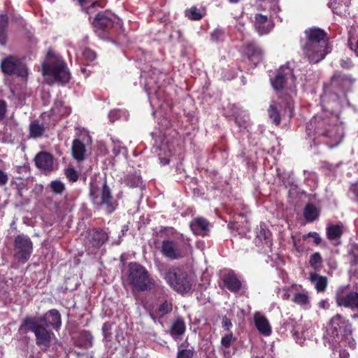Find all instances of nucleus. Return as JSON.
Listing matches in <instances>:
<instances>
[{
	"instance_id": "nucleus-1",
	"label": "nucleus",
	"mask_w": 358,
	"mask_h": 358,
	"mask_svg": "<svg viewBox=\"0 0 358 358\" xmlns=\"http://www.w3.org/2000/svg\"><path fill=\"white\" fill-rule=\"evenodd\" d=\"M306 42L303 50L310 62L317 63L322 60L327 53V43L325 33L320 29H309L305 32Z\"/></svg>"
},
{
	"instance_id": "nucleus-2",
	"label": "nucleus",
	"mask_w": 358,
	"mask_h": 358,
	"mask_svg": "<svg viewBox=\"0 0 358 358\" xmlns=\"http://www.w3.org/2000/svg\"><path fill=\"white\" fill-rule=\"evenodd\" d=\"M324 338L332 343H348L350 348H355L354 341L351 337L350 325L347 320L341 315L333 317L327 326Z\"/></svg>"
},
{
	"instance_id": "nucleus-3",
	"label": "nucleus",
	"mask_w": 358,
	"mask_h": 358,
	"mask_svg": "<svg viewBox=\"0 0 358 358\" xmlns=\"http://www.w3.org/2000/svg\"><path fill=\"white\" fill-rule=\"evenodd\" d=\"M43 74L46 81L65 83L70 80V73L64 62L57 56L48 53L47 60L43 64Z\"/></svg>"
},
{
	"instance_id": "nucleus-4",
	"label": "nucleus",
	"mask_w": 358,
	"mask_h": 358,
	"mask_svg": "<svg viewBox=\"0 0 358 358\" xmlns=\"http://www.w3.org/2000/svg\"><path fill=\"white\" fill-rule=\"evenodd\" d=\"M20 329V331H33L36 336V344L45 350L49 348L50 341L55 338L54 334L48 331L36 318L25 319Z\"/></svg>"
},
{
	"instance_id": "nucleus-5",
	"label": "nucleus",
	"mask_w": 358,
	"mask_h": 358,
	"mask_svg": "<svg viewBox=\"0 0 358 358\" xmlns=\"http://www.w3.org/2000/svg\"><path fill=\"white\" fill-rule=\"evenodd\" d=\"M90 195L95 204L105 205L109 213L114 210L115 204L110 189L101 179L92 180L90 182Z\"/></svg>"
},
{
	"instance_id": "nucleus-6",
	"label": "nucleus",
	"mask_w": 358,
	"mask_h": 358,
	"mask_svg": "<svg viewBox=\"0 0 358 358\" xmlns=\"http://www.w3.org/2000/svg\"><path fill=\"white\" fill-rule=\"evenodd\" d=\"M164 278L167 283L179 293H187L192 289V282L187 278L186 272L180 268H172L169 269Z\"/></svg>"
},
{
	"instance_id": "nucleus-7",
	"label": "nucleus",
	"mask_w": 358,
	"mask_h": 358,
	"mask_svg": "<svg viewBox=\"0 0 358 358\" xmlns=\"http://www.w3.org/2000/svg\"><path fill=\"white\" fill-rule=\"evenodd\" d=\"M128 279L135 289L141 291L148 289L152 284L145 268L136 263L129 264Z\"/></svg>"
},
{
	"instance_id": "nucleus-8",
	"label": "nucleus",
	"mask_w": 358,
	"mask_h": 358,
	"mask_svg": "<svg viewBox=\"0 0 358 358\" xmlns=\"http://www.w3.org/2000/svg\"><path fill=\"white\" fill-rule=\"evenodd\" d=\"M336 302L338 306L358 310V292L350 290L348 286L341 287L336 290Z\"/></svg>"
},
{
	"instance_id": "nucleus-9",
	"label": "nucleus",
	"mask_w": 358,
	"mask_h": 358,
	"mask_svg": "<svg viewBox=\"0 0 358 358\" xmlns=\"http://www.w3.org/2000/svg\"><path fill=\"white\" fill-rule=\"evenodd\" d=\"M271 84L276 90L285 87L291 89L294 87V78L292 69L288 66L280 67L275 78L271 80Z\"/></svg>"
},
{
	"instance_id": "nucleus-10",
	"label": "nucleus",
	"mask_w": 358,
	"mask_h": 358,
	"mask_svg": "<svg viewBox=\"0 0 358 358\" xmlns=\"http://www.w3.org/2000/svg\"><path fill=\"white\" fill-rule=\"evenodd\" d=\"M2 71L9 75H16L21 78H27L28 70L25 65L15 57H8L1 62Z\"/></svg>"
},
{
	"instance_id": "nucleus-11",
	"label": "nucleus",
	"mask_w": 358,
	"mask_h": 358,
	"mask_svg": "<svg viewBox=\"0 0 358 358\" xmlns=\"http://www.w3.org/2000/svg\"><path fill=\"white\" fill-rule=\"evenodd\" d=\"M32 251V243L28 236H18L15 240V256L22 263L30 257Z\"/></svg>"
},
{
	"instance_id": "nucleus-12",
	"label": "nucleus",
	"mask_w": 358,
	"mask_h": 358,
	"mask_svg": "<svg viewBox=\"0 0 358 358\" xmlns=\"http://www.w3.org/2000/svg\"><path fill=\"white\" fill-rule=\"evenodd\" d=\"M162 251L163 254L171 259H178L182 257L185 251L176 243L171 241H165L162 243Z\"/></svg>"
},
{
	"instance_id": "nucleus-13",
	"label": "nucleus",
	"mask_w": 358,
	"mask_h": 358,
	"mask_svg": "<svg viewBox=\"0 0 358 358\" xmlns=\"http://www.w3.org/2000/svg\"><path fill=\"white\" fill-rule=\"evenodd\" d=\"M255 26L260 34H268L273 28V22L268 15L256 14Z\"/></svg>"
},
{
	"instance_id": "nucleus-14",
	"label": "nucleus",
	"mask_w": 358,
	"mask_h": 358,
	"mask_svg": "<svg viewBox=\"0 0 358 358\" xmlns=\"http://www.w3.org/2000/svg\"><path fill=\"white\" fill-rule=\"evenodd\" d=\"M292 291L294 294L292 301L301 306L308 307L310 302L308 292L297 285H292Z\"/></svg>"
},
{
	"instance_id": "nucleus-15",
	"label": "nucleus",
	"mask_w": 358,
	"mask_h": 358,
	"mask_svg": "<svg viewBox=\"0 0 358 358\" xmlns=\"http://www.w3.org/2000/svg\"><path fill=\"white\" fill-rule=\"evenodd\" d=\"M116 18L115 15L110 13H99L93 21L94 28L98 29H108L112 27L114 20Z\"/></svg>"
},
{
	"instance_id": "nucleus-16",
	"label": "nucleus",
	"mask_w": 358,
	"mask_h": 358,
	"mask_svg": "<svg viewBox=\"0 0 358 358\" xmlns=\"http://www.w3.org/2000/svg\"><path fill=\"white\" fill-rule=\"evenodd\" d=\"M36 166L43 171H51L53 170L52 157L47 152H40L35 157Z\"/></svg>"
},
{
	"instance_id": "nucleus-17",
	"label": "nucleus",
	"mask_w": 358,
	"mask_h": 358,
	"mask_svg": "<svg viewBox=\"0 0 358 358\" xmlns=\"http://www.w3.org/2000/svg\"><path fill=\"white\" fill-rule=\"evenodd\" d=\"M38 320L41 324L44 323L47 327L52 326L55 329H58L61 326L60 314L55 309L50 310L43 318Z\"/></svg>"
},
{
	"instance_id": "nucleus-18",
	"label": "nucleus",
	"mask_w": 358,
	"mask_h": 358,
	"mask_svg": "<svg viewBox=\"0 0 358 358\" xmlns=\"http://www.w3.org/2000/svg\"><path fill=\"white\" fill-rule=\"evenodd\" d=\"M245 54L248 56L249 61L256 66L257 64L262 61L263 52L262 49L253 43H250L246 45Z\"/></svg>"
},
{
	"instance_id": "nucleus-19",
	"label": "nucleus",
	"mask_w": 358,
	"mask_h": 358,
	"mask_svg": "<svg viewBox=\"0 0 358 358\" xmlns=\"http://www.w3.org/2000/svg\"><path fill=\"white\" fill-rule=\"evenodd\" d=\"M255 324L259 332L264 336H269L271 334V327L262 314L256 313L254 315Z\"/></svg>"
},
{
	"instance_id": "nucleus-20",
	"label": "nucleus",
	"mask_w": 358,
	"mask_h": 358,
	"mask_svg": "<svg viewBox=\"0 0 358 358\" xmlns=\"http://www.w3.org/2000/svg\"><path fill=\"white\" fill-rule=\"evenodd\" d=\"M209 223L203 218L199 217L195 219L190 224L192 231L195 234L205 235L208 231Z\"/></svg>"
},
{
	"instance_id": "nucleus-21",
	"label": "nucleus",
	"mask_w": 358,
	"mask_h": 358,
	"mask_svg": "<svg viewBox=\"0 0 358 358\" xmlns=\"http://www.w3.org/2000/svg\"><path fill=\"white\" fill-rule=\"evenodd\" d=\"M224 283L227 289L231 292L238 291L242 286L241 281L232 271L227 273L224 278Z\"/></svg>"
},
{
	"instance_id": "nucleus-22",
	"label": "nucleus",
	"mask_w": 358,
	"mask_h": 358,
	"mask_svg": "<svg viewBox=\"0 0 358 358\" xmlns=\"http://www.w3.org/2000/svg\"><path fill=\"white\" fill-rule=\"evenodd\" d=\"M317 292H324L327 286V278L317 273H310L309 278Z\"/></svg>"
},
{
	"instance_id": "nucleus-23",
	"label": "nucleus",
	"mask_w": 358,
	"mask_h": 358,
	"mask_svg": "<svg viewBox=\"0 0 358 358\" xmlns=\"http://www.w3.org/2000/svg\"><path fill=\"white\" fill-rule=\"evenodd\" d=\"M90 241L94 247H100L108 238L106 233L102 230L93 231L90 234Z\"/></svg>"
},
{
	"instance_id": "nucleus-24",
	"label": "nucleus",
	"mask_w": 358,
	"mask_h": 358,
	"mask_svg": "<svg viewBox=\"0 0 358 358\" xmlns=\"http://www.w3.org/2000/svg\"><path fill=\"white\" fill-rule=\"evenodd\" d=\"M85 146L79 140H74L72 145V155L77 161H82L85 158Z\"/></svg>"
},
{
	"instance_id": "nucleus-25",
	"label": "nucleus",
	"mask_w": 358,
	"mask_h": 358,
	"mask_svg": "<svg viewBox=\"0 0 358 358\" xmlns=\"http://www.w3.org/2000/svg\"><path fill=\"white\" fill-rule=\"evenodd\" d=\"M257 6L264 10H273L275 11L278 9V0H258Z\"/></svg>"
},
{
	"instance_id": "nucleus-26",
	"label": "nucleus",
	"mask_w": 358,
	"mask_h": 358,
	"mask_svg": "<svg viewBox=\"0 0 358 358\" xmlns=\"http://www.w3.org/2000/svg\"><path fill=\"white\" fill-rule=\"evenodd\" d=\"M343 234V226L340 224L331 225L327 228V236L330 240L341 237Z\"/></svg>"
},
{
	"instance_id": "nucleus-27",
	"label": "nucleus",
	"mask_w": 358,
	"mask_h": 358,
	"mask_svg": "<svg viewBox=\"0 0 358 358\" xmlns=\"http://www.w3.org/2000/svg\"><path fill=\"white\" fill-rule=\"evenodd\" d=\"M185 331V324L180 320H176L171 327V333L173 336H180L184 334Z\"/></svg>"
},
{
	"instance_id": "nucleus-28",
	"label": "nucleus",
	"mask_w": 358,
	"mask_h": 358,
	"mask_svg": "<svg viewBox=\"0 0 358 358\" xmlns=\"http://www.w3.org/2000/svg\"><path fill=\"white\" fill-rule=\"evenodd\" d=\"M70 111L71 109L68 106H64V103L60 101L55 102L53 108H52L53 114L61 116L69 114Z\"/></svg>"
},
{
	"instance_id": "nucleus-29",
	"label": "nucleus",
	"mask_w": 358,
	"mask_h": 358,
	"mask_svg": "<svg viewBox=\"0 0 358 358\" xmlns=\"http://www.w3.org/2000/svg\"><path fill=\"white\" fill-rule=\"evenodd\" d=\"M303 215L306 220L313 221L318 216V210L315 206L308 204L304 209Z\"/></svg>"
},
{
	"instance_id": "nucleus-30",
	"label": "nucleus",
	"mask_w": 358,
	"mask_h": 358,
	"mask_svg": "<svg viewBox=\"0 0 358 358\" xmlns=\"http://www.w3.org/2000/svg\"><path fill=\"white\" fill-rule=\"evenodd\" d=\"M8 18L6 15L0 16V44L5 45L6 42V36L5 29L7 26Z\"/></svg>"
},
{
	"instance_id": "nucleus-31",
	"label": "nucleus",
	"mask_w": 358,
	"mask_h": 358,
	"mask_svg": "<svg viewBox=\"0 0 358 358\" xmlns=\"http://www.w3.org/2000/svg\"><path fill=\"white\" fill-rule=\"evenodd\" d=\"M204 11L196 7H192L186 11V15L191 20H197L204 15Z\"/></svg>"
},
{
	"instance_id": "nucleus-32",
	"label": "nucleus",
	"mask_w": 358,
	"mask_h": 358,
	"mask_svg": "<svg viewBox=\"0 0 358 358\" xmlns=\"http://www.w3.org/2000/svg\"><path fill=\"white\" fill-rule=\"evenodd\" d=\"M30 129V135L36 138L42 135L44 128L42 125L39 124L37 122H34L30 124L29 126Z\"/></svg>"
},
{
	"instance_id": "nucleus-33",
	"label": "nucleus",
	"mask_w": 358,
	"mask_h": 358,
	"mask_svg": "<svg viewBox=\"0 0 358 358\" xmlns=\"http://www.w3.org/2000/svg\"><path fill=\"white\" fill-rule=\"evenodd\" d=\"M193 355L194 351L192 349L184 348L183 345H180L178 347L177 358H192Z\"/></svg>"
},
{
	"instance_id": "nucleus-34",
	"label": "nucleus",
	"mask_w": 358,
	"mask_h": 358,
	"mask_svg": "<svg viewBox=\"0 0 358 358\" xmlns=\"http://www.w3.org/2000/svg\"><path fill=\"white\" fill-rule=\"evenodd\" d=\"M172 310V304L169 302L165 301L161 304L158 308V313L160 316H163Z\"/></svg>"
},
{
	"instance_id": "nucleus-35",
	"label": "nucleus",
	"mask_w": 358,
	"mask_h": 358,
	"mask_svg": "<svg viewBox=\"0 0 358 358\" xmlns=\"http://www.w3.org/2000/svg\"><path fill=\"white\" fill-rule=\"evenodd\" d=\"M278 294L285 300H287L290 298L291 295L294 294L292 291V285L290 287H283L279 289Z\"/></svg>"
},
{
	"instance_id": "nucleus-36",
	"label": "nucleus",
	"mask_w": 358,
	"mask_h": 358,
	"mask_svg": "<svg viewBox=\"0 0 358 358\" xmlns=\"http://www.w3.org/2000/svg\"><path fill=\"white\" fill-rule=\"evenodd\" d=\"M268 114L270 117L273 120L275 124H278L280 122V118L276 108L273 106H271L268 108Z\"/></svg>"
},
{
	"instance_id": "nucleus-37",
	"label": "nucleus",
	"mask_w": 358,
	"mask_h": 358,
	"mask_svg": "<svg viewBox=\"0 0 358 358\" xmlns=\"http://www.w3.org/2000/svg\"><path fill=\"white\" fill-rule=\"evenodd\" d=\"M50 187L54 192L60 194L64 189V185L61 181L55 180L50 183Z\"/></svg>"
},
{
	"instance_id": "nucleus-38",
	"label": "nucleus",
	"mask_w": 358,
	"mask_h": 358,
	"mask_svg": "<svg viewBox=\"0 0 358 358\" xmlns=\"http://www.w3.org/2000/svg\"><path fill=\"white\" fill-rule=\"evenodd\" d=\"M65 174L67 178L71 182H76L78 178V172L72 168H68L66 170Z\"/></svg>"
},
{
	"instance_id": "nucleus-39",
	"label": "nucleus",
	"mask_w": 358,
	"mask_h": 358,
	"mask_svg": "<svg viewBox=\"0 0 358 358\" xmlns=\"http://www.w3.org/2000/svg\"><path fill=\"white\" fill-rule=\"evenodd\" d=\"M321 259H322V258H321L320 253L315 252L311 255L310 260H309V263L311 266L316 268L317 264L320 263Z\"/></svg>"
},
{
	"instance_id": "nucleus-40",
	"label": "nucleus",
	"mask_w": 358,
	"mask_h": 358,
	"mask_svg": "<svg viewBox=\"0 0 358 358\" xmlns=\"http://www.w3.org/2000/svg\"><path fill=\"white\" fill-rule=\"evenodd\" d=\"M83 57L89 62L93 61L96 57V54L90 49H85L83 52Z\"/></svg>"
},
{
	"instance_id": "nucleus-41",
	"label": "nucleus",
	"mask_w": 358,
	"mask_h": 358,
	"mask_svg": "<svg viewBox=\"0 0 358 358\" xmlns=\"http://www.w3.org/2000/svg\"><path fill=\"white\" fill-rule=\"evenodd\" d=\"M233 340V335L232 334H229L224 337H222L221 340L222 345L224 348H229L231 343V341Z\"/></svg>"
},
{
	"instance_id": "nucleus-42",
	"label": "nucleus",
	"mask_w": 358,
	"mask_h": 358,
	"mask_svg": "<svg viewBox=\"0 0 358 358\" xmlns=\"http://www.w3.org/2000/svg\"><path fill=\"white\" fill-rule=\"evenodd\" d=\"M78 3H80V5L82 7H84L85 6V4L87 3H91V6L90 7L86 8V12L88 13H91V9L92 8H94L95 6L98 5V3L96 2L92 1L91 0H78Z\"/></svg>"
},
{
	"instance_id": "nucleus-43",
	"label": "nucleus",
	"mask_w": 358,
	"mask_h": 358,
	"mask_svg": "<svg viewBox=\"0 0 358 358\" xmlns=\"http://www.w3.org/2000/svg\"><path fill=\"white\" fill-rule=\"evenodd\" d=\"M122 111L120 110H111L108 114V117L110 122H114L117 119L120 118Z\"/></svg>"
},
{
	"instance_id": "nucleus-44",
	"label": "nucleus",
	"mask_w": 358,
	"mask_h": 358,
	"mask_svg": "<svg viewBox=\"0 0 358 358\" xmlns=\"http://www.w3.org/2000/svg\"><path fill=\"white\" fill-rule=\"evenodd\" d=\"M304 238H306L307 237H312L314 239V242L316 244H319L321 242V238L319 236V234L316 232H310L307 235L303 236Z\"/></svg>"
},
{
	"instance_id": "nucleus-45",
	"label": "nucleus",
	"mask_w": 358,
	"mask_h": 358,
	"mask_svg": "<svg viewBox=\"0 0 358 358\" xmlns=\"http://www.w3.org/2000/svg\"><path fill=\"white\" fill-rule=\"evenodd\" d=\"M6 111V103L3 101H0V120L3 119L5 116Z\"/></svg>"
},
{
	"instance_id": "nucleus-46",
	"label": "nucleus",
	"mask_w": 358,
	"mask_h": 358,
	"mask_svg": "<svg viewBox=\"0 0 358 358\" xmlns=\"http://www.w3.org/2000/svg\"><path fill=\"white\" fill-rule=\"evenodd\" d=\"M222 325L224 328H225L226 329H229L231 326H232V324L231 322V320L229 319H228L227 317H224L222 318Z\"/></svg>"
},
{
	"instance_id": "nucleus-47",
	"label": "nucleus",
	"mask_w": 358,
	"mask_h": 358,
	"mask_svg": "<svg viewBox=\"0 0 358 358\" xmlns=\"http://www.w3.org/2000/svg\"><path fill=\"white\" fill-rule=\"evenodd\" d=\"M8 181V176L7 175L0 170V185H4Z\"/></svg>"
},
{
	"instance_id": "nucleus-48",
	"label": "nucleus",
	"mask_w": 358,
	"mask_h": 358,
	"mask_svg": "<svg viewBox=\"0 0 358 358\" xmlns=\"http://www.w3.org/2000/svg\"><path fill=\"white\" fill-rule=\"evenodd\" d=\"M159 159H160V162L163 164H169V159L168 158H166V156H168L169 155L166 154V153H164V155L165 157H162V155L161 153L159 154Z\"/></svg>"
},
{
	"instance_id": "nucleus-49",
	"label": "nucleus",
	"mask_w": 358,
	"mask_h": 358,
	"mask_svg": "<svg viewBox=\"0 0 358 358\" xmlns=\"http://www.w3.org/2000/svg\"><path fill=\"white\" fill-rule=\"evenodd\" d=\"M319 306L323 309H327L329 307V304L326 300H322L319 303Z\"/></svg>"
},
{
	"instance_id": "nucleus-50",
	"label": "nucleus",
	"mask_w": 358,
	"mask_h": 358,
	"mask_svg": "<svg viewBox=\"0 0 358 358\" xmlns=\"http://www.w3.org/2000/svg\"><path fill=\"white\" fill-rule=\"evenodd\" d=\"M220 34H221V32L220 31H215L213 33H212L211 38L213 40H217L218 36Z\"/></svg>"
},
{
	"instance_id": "nucleus-51",
	"label": "nucleus",
	"mask_w": 358,
	"mask_h": 358,
	"mask_svg": "<svg viewBox=\"0 0 358 358\" xmlns=\"http://www.w3.org/2000/svg\"><path fill=\"white\" fill-rule=\"evenodd\" d=\"M340 357H341V358H348L349 353L344 350L343 352H340Z\"/></svg>"
},
{
	"instance_id": "nucleus-52",
	"label": "nucleus",
	"mask_w": 358,
	"mask_h": 358,
	"mask_svg": "<svg viewBox=\"0 0 358 358\" xmlns=\"http://www.w3.org/2000/svg\"><path fill=\"white\" fill-rule=\"evenodd\" d=\"M352 191L357 196H358V186L357 185H355L352 187Z\"/></svg>"
},
{
	"instance_id": "nucleus-53",
	"label": "nucleus",
	"mask_w": 358,
	"mask_h": 358,
	"mask_svg": "<svg viewBox=\"0 0 358 358\" xmlns=\"http://www.w3.org/2000/svg\"><path fill=\"white\" fill-rule=\"evenodd\" d=\"M120 146H117L116 148V145H115V148H114V152L117 155L120 152Z\"/></svg>"
},
{
	"instance_id": "nucleus-54",
	"label": "nucleus",
	"mask_w": 358,
	"mask_h": 358,
	"mask_svg": "<svg viewBox=\"0 0 358 358\" xmlns=\"http://www.w3.org/2000/svg\"><path fill=\"white\" fill-rule=\"evenodd\" d=\"M108 329V324H104L103 326V331H106Z\"/></svg>"
},
{
	"instance_id": "nucleus-55",
	"label": "nucleus",
	"mask_w": 358,
	"mask_h": 358,
	"mask_svg": "<svg viewBox=\"0 0 358 358\" xmlns=\"http://www.w3.org/2000/svg\"><path fill=\"white\" fill-rule=\"evenodd\" d=\"M355 53L358 56V40H357V48L355 49Z\"/></svg>"
},
{
	"instance_id": "nucleus-56",
	"label": "nucleus",
	"mask_w": 358,
	"mask_h": 358,
	"mask_svg": "<svg viewBox=\"0 0 358 358\" xmlns=\"http://www.w3.org/2000/svg\"><path fill=\"white\" fill-rule=\"evenodd\" d=\"M148 93L149 98H150V102H151V103H152V96H151V92H148Z\"/></svg>"
},
{
	"instance_id": "nucleus-57",
	"label": "nucleus",
	"mask_w": 358,
	"mask_h": 358,
	"mask_svg": "<svg viewBox=\"0 0 358 358\" xmlns=\"http://www.w3.org/2000/svg\"><path fill=\"white\" fill-rule=\"evenodd\" d=\"M229 2L231 3H237L238 1H239L240 0H229Z\"/></svg>"
}]
</instances>
